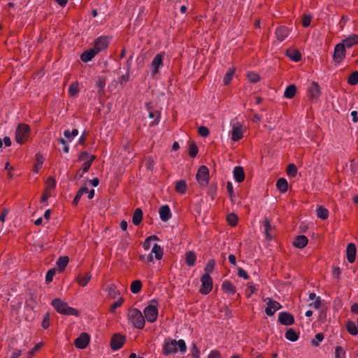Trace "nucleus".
Returning <instances> with one entry per match:
<instances>
[{
  "mask_svg": "<svg viewBox=\"0 0 358 358\" xmlns=\"http://www.w3.org/2000/svg\"><path fill=\"white\" fill-rule=\"evenodd\" d=\"M348 84L355 85L358 83V71H353L348 78Z\"/></svg>",
  "mask_w": 358,
  "mask_h": 358,
  "instance_id": "42",
  "label": "nucleus"
},
{
  "mask_svg": "<svg viewBox=\"0 0 358 358\" xmlns=\"http://www.w3.org/2000/svg\"><path fill=\"white\" fill-rule=\"evenodd\" d=\"M176 340H172L164 345L163 352L165 355H169L178 352Z\"/></svg>",
  "mask_w": 358,
  "mask_h": 358,
  "instance_id": "14",
  "label": "nucleus"
},
{
  "mask_svg": "<svg viewBox=\"0 0 358 358\" xmlns=\"http://www.w3.org/2000/svg\"><path fill=\"white\" fill-rule=\"evenodd\" d=\"M176 343H177V345L178 346V348L181 352H184L186 351L187 347H186V344L183 340L180 339L178 341H176Z\"/></svg>",
  "mask_w": 358,
  "mask_h": 358,
  "instance_id": "60",
  "label": "nucleus"
},
{
  "mask_svg": "<svg viewBox=\"0 0 358 358\" xmlns=\"http://www.w3.org/2000/svg\"><path fill=\"white\" fill-rule=\"evenodd\" d=\"M175 189L177 192L180 194L185 193L187 190V184L185 180H178L176 183Z\"/></svg>",
  "mask_w": 358,
  "mask_h": 358,
  "instance_id": "35",
  "label": "nucleus"
},
{
  "mask_svg": "<svg viewBox=\"0 0 358 358\" xmlns=\"http://www.w3.org/2000/svg\"><path fill=\"white\" fill-rule=\"evenodd\" d=\"M143 219V211L141 208H136L132 217V222L134 225H138Z\"/></svg>",
  "mask_w": 358,
  "mask_h": 358,
  "instance_id": "27",
  "label": "nucleus"
},
{
  "mask_svg": "<svg viewBox=\"0 0 358 358\" xmlns=\"http://www.w3.org/2000/svg\"><path fill=\"white\" fill-rule=\"evenodd\" d=\"M79 92V87L78 83H72L69 88V93L71 96H74Z\"/></svg>",
  "mask_w": 358,
  "mask_h": 358,
  "instance_id": "45",
  "label": "nucleus"
},
{
  "mask_svg": "<svg viewBox=\"0 0 358 358\" xmlns=\"http://www.w3.org/2000/svg\"><path fill=\"white\" fill-rule=\"evenodd\" d=\"M50 191L48 187H45L43 193L41 198V202H45L48 198L50 196Z\"/></svg>",
  "mask_w": 358,
  "mask_h": 358,
  "instance_id": "59",
  "label": "nucleus"
},
{
  "mask_svg": "<svg viewBox=\"0 0 358 358\" xmlns=\"http://www.w3.org/2000/svg\"><path fill=\"white\" fill-rule=\"evenodd\" d=\"M156 114H157V118L150 124L151 126H154V125H156L158 124L159 116H160V113L158 110H157L155 112H150L149 113L150 118H153L154 117H155Z\"/></svg>",
  "mask_w": 358,
  "mask_h": 358,
  "instance_id": "56",
  "label": "nucleus"
},
{
  "mask_svg": "<svg viewBox=\"0 0 358 358\" xmlns=\"http://www.w3.org/2000/svg\"><path fill=\"white\" fill-rule=\"evenodd\" d=\"M98 54L97 51L95 50L94 48H91L90 50H87L85 52H83L80 55V59L83 62H88L91 61L94 56Z\"/></svg>",
  "mask_w": 358,
  "mask_h": 358,
  "instance_id": "19",
  "label": "nucleus"
},
{
  "mask_svg": "<svg viewBox=\"0 0 358 358\" xmlns=\"http://www.w3.org/2000/svg\"><path fill=\"white\" fill-rule=\"evenodd\" d=\"M141 288H142V282L139 280H136L133 281L131 284L130 289H131V292L134 294L138 293L141 290Z\"/></svg>",
  "mask_w": 358,
  "mask_h": 358,
  "instance_id": "38",
  "label": "nucleus"
},
{
  "mask_svg": "<svg viewBox=\"0 0 358 358\" xmlns=\"http://www.w3.org/2000/svg\"><path fill=\"white\" fill-rule=\"evenodd\" d=\"M276 36L278 41H282L289 34V29L284 26L280 27L276 29Z\"/></svg>",
  "mask_w": 358,
  "mask_h": 358,
  "instance_id": "25",
  "label": "nucleus"
},
{
  "mask_svg": "<svg viewBox=\"0 0 358 358\" xmlns=\"http://www.w3.org/2000/svg\"><path fill=\"white\" fill-rule=\"evenodd\" d=\"M278 189L282 193H285L288 189V183L284 178H279L276 182Z\"/></svg>",
  "mask_w": 358,
  "mask_h": 358,
  "instance_id": "26",
  "label": "nucleus"
},
{
  "mask_svg": "<svg viewBox=\"0 0 358 358\" xmlns=\"http://www.w3.org/2000/svg\"><path fill=\"white\" fill-rule=\"evenodd\" d=\"M320 92L319 85L315 82H313L308 90V95L310 98L311 99H317L320 96Z\"/></svg>",
  "mask_w": 358,
  "mask_h": 358,
  "instance_id": "17",
  "label": "nucleus"
},
{
  "mask_svg": "<svg viewBox=\"0 0 358 358\" xmlns=\"http://www.w3.org/2000/svg\"><path fill=\"white\" fill-rule=\"evenodd\" d=\"M145 317L149 322L156 321L158 315V310L155 305H149L144 309Z\"/></svg>",
  "mask_w": 358,
  "mask_h": 358,
  "instance_id": "8",
  "label": "nucleus"
},
{
  "mask_svg": "<svg viewBox=\"0 0 358 358\" xmlns=\"http://www.w3.org/2000/svg\"><path fill=\"white\" fill-rule=\"evenodd\" d=\"M56 182L55 179L52 177H50L46 180V187L49 188H54L55 187Z\"/></svg>",
  "mask_w": 358,
  "mask_h": 358,
  "instance_id": "61",
  "label": "nucleus"
},
{
  "mask_svg": "<svg viewBox=\"0 0 358 358\" xmlns=\"http://www.w3.org/2000/svg\"><path fill=\"white\" fill-rule=\"evenodd\" d=\"M286 55L294 62H299L301 58V52L296 49L287 50Z\"/></svg>",
  "mask_w": 358,
  "mask_h": 358,
  "instance_id": "24",
  "label": "nucleus"
},
{
  "mask_svg": "<svg viewBox=\"0 0 358 358\" xmlns=\"http://www.w3.org/2000/svg\"><path fill=\"white\" fill-rule=\"evenodd\" d=\"M91 278L92 275L90 273H85L84 275L80 273L76 278V281L80 286L85 287L88 282L90 280Z\"/></svg>",
  "mask_w": 358,
  "mask_h": 358,
  "instance_id": "23",
  "label": "nucleus"
},
{
  "mask_svg": "<svg viewBox=\"0 0 358 358\" xmlns=\"http://www.w3.org/2000/svg\"><path fill=\"white\" fill-rule=\"evenodd\" d=\"M312 16L310 15H303L302 17V25L304 27H307L310 25L311 22Z\"/></svg>",
  "mask_w": 358,
  "mask_h": 358,
  "instance_id": "55",
  "label": "nucleus"
},
{
  "mask_svg": "<svg viewBox=\"0 0 358 358\" xmlns=\"http://www.w3.org/2000/svg\"><path fill=\"white\" fill-rule=\"evenodd\" d=\"M51 304L60 314L66 315H79V313L76 309L69 306L66 302L63 301L59 298L53 299Z\"/></svg>",
  "mask_w": 358,
  "mask_h": 358,
  "instance_id": "1",
  "label": "nucleus"
},
{
  "mask_svg": "<svg viewBox=\"0 0 358 358\" xmlns=\"http://www.w3.org/2000/svg\"><path fill=\"white\" fill-rule=\"evenodd\" d=\"M238 277L243 278L245 280H248L249 278V275L245 272V271L244 269H243L242 268H238Z\"/></svg>",
  "mask_w": 358,
  "mask_h": 358,
  "instance_id": "62",
  "label": "nucleus"
},
{
  "mask_svg": "<svg viewBox=\"0 0 358 358\" xmlns=\"http://www.w3.org/2000/svg\"><path fill=\"white\" fill-rule=\"evenodd\" d=\"M247 78L250 82L252 83H256L260 80V76L259 74L255 73H249L247 75Z\"/></svg>",
  "mask_w": 358,
  "mask_h": 358,
  "instance_id": "51",
  "label": "nucleus"
},
{
  "mask_svg": "<svg viewBox=\"0 0 358 358\" xmlns=\"http://www.w3.org/2000/svg\"><path fill=\"white\" fill-rule=\"evenodd\" d=\"M278 322L285 326H289L294 323V316L288 312H282L279 314Z\"/></svg>",
  "mask_w": 358,
  "mask_h": 358,
  "instance_id": "11",
  "label": "nucleus"
},
{
  "mask_svg": "<svg viewBox=\"0 0 358 358\" xmlns=\"http://www.w3.org/2000/svg\"><path fill=\"white\" fill-rule=\"evenodd\" d=\"M159 213L163 222H167L171 217L170 208L167 205L161 206L159 210Z\"/></svg>",
  "mask_w": 358,
  "mask_h": 358,
  "instance_id": "18",
  "label": "nucleus"
},
{
  "mask_svg": "<svg viewBox=\"0 0 358 358\" xmlns=\"http://www.w3.org/2000/svg\"><path fill=\"white\" fill-rule=\"evenodd\" d=\"M243 138V131L241 127H234L231 133V139L237 141Z\"/></svg>",
  "mask_w": 358,
  "mask_h": 358,
  "instance_id": "30",
  "label": "nucleus"
},
{
  "mask_svg": "<svg viewBox=\"0 0 358 358\" xmlns=\"http://www.w3.org/2000/svg\"><path fill=\"white\" fill-rule=\"evenodd\" d=\"M308 238L304 235L297 236L294 242L293 245L294 247L298 248H303L308 244Z\"/></svg>",
  "mask_w": 358,
  "mask_h": 358,
  "instance_id": "20",
  "label": "nucleus"
},
{
  "mask_svg": "<svg viewBox=\"0 0 358 358\" xmlns=\"http://www.w3.org/2000/svg\"><path fill=\"white\" fill-rule=\"evenodd\" d=\"M346 329L348 331L352 336H356L358 334V329L355 323L351 320H348L346 323Z\"/></svg>",
  "mask_w": 358,
  "mask_h": 358,
  "instance_id": "33",
  "label": "nucleus"
},
{
  "mask_svg": "<svg viewBox=\"0 0 358 358\" xmlns=\"http://www.w3.org/2000/svg\"><path fill=\"white\" fill-rule=\"evenodd\" d=\"M49 316V313H46L42 321L41 325L44 329H47L50 325Z\"/></svg>",
  "mask_w": 358,
  "mask_h": 358,
  "instance_id": "63",
  "label": "nucleus"
},
{
  "mask_svg": "<svg viewBox=\"0 0 358 358\" xmlns=\"http://www.w3.org/2000/svg\"><path fill=\"white\" fill-rule=\"evenodd\" d=\"M123 301H124L123 298H120L117 301L113 303L111 305L110 308V312L114 313L115 311L116 308H117L118 307L122 306Z\"/></svg>",
  "mask_w": 358,
  "mask_h": 358,
  "instance_id": "58",
  "label": "nucleus"
},
{
  "mask_svg": "<svg viewBox=\"0 0 358 358\" xmlns=\"http://www.w3.org/2000/svg\"><path fill=\"white\" fill-rule=\"evenodd\" d=\"M69 259L67 256H63L60 257L57 262V266L59 268V271L60 272H62L65 268L66 267L68 263H69Z\"/></svg>",
  "mask_w": 358,
  "mask_h": 358,
  "instance_id": "29",
  "label": "nucleus"
},
{
  "mask_svg": "<svg viewBox=\"0 0 358 358\" xmlns=\"http://www.w3.org/2000/svg\"><path fill=\"white\" fill-rule=\"evenodd\" d=\"M199 134L202 137H206L209 135V129L205 126H201L198 129Z\"/></svg>",
  "mask_w": 358,
  "mask_h": 358,
  "instance_id": "53",
  "label": "nucleus"
},
{
  "mask_svg": "<svg viewBox=\"0 0 358 358\" xmlns=\"http://www.w3.org/2000/svg\"><path fill=\"white\" fill-rule=\"evenodd\" d=\"M346 48L341 43L337 44L334 48L333 60L336 64H340L345 58Z\"/></svg>",
  "mask_w": 358,
  "mask_h": 358,
  "instance_id": "6",
  "label": "nucleus"
},
{
  "mask_svg": "<svg viewBox=\"0 0 358 358\" xmlns=\"http://www.w3.org/2000/svg\"><path fill=\"white\" fill-rule=\"evenodd\" d=\"M88 192V188L87 187H82L77 192L76 196L74 197L73 200V203L74 205H77L80 197L82 195L85 193Z\"/></svg>",
  "mask_w": 358,
  "mask_h": 358,
  "instance_id": "40",
  "label": "nucleus"
},
{
  "mask_svg": "<svg viewBox=\"0 0 358 358\" xmlns=\"http://www.w3.org/2000/svg\"><path fill=\"white\" fill-rule=\"evenodd\" d=\"M341 43L346 48H352L353 45L358 44V34L350 35L348 38L343 40Z\"/></svg>",
  "mask_w": 358,
  "mask_h": 358,
  "instance_id": "16",
  "label": "nucleus"
},
{
  "mask_svg": "<svg viewBox=\"0 0 358 358\" xmlns=\"http://www.w3.org/2000/svg\"><path fill=\"white\" fill-rule=\"evenodd\" d=\"M198 147L195 143H191L189 148V155L191 157H195L198 154Z\"/></svg>",
  "mask_w": 358,
  "mask_h": 358,
  "instance_id": "48",
  "label": "nucleus"
},
{
  "mask_svg": "<svg viewBox=\"0 0 358 358\" xmlns=\"http://www.w3.org/2000/svg\"><path fill=\"white\" fill-rule=\"evenodd\" d=\"M30 133V127L28 124L20 123L15 131V141L20 144H23L27 139Z\"/></svg>",
  "mask_w": 358,
  "mask_h": 358,
  "instance_id": "3",
  "label": "nucleus"
},
{
  "mask_svg": "<svg viewBox=\"0 0 358 358\" xmlns=\"http://www.w3.org/2000/svg\"><path fill=\"white\" fill-rule=\"evenodd\" d=\"M234 177L236 182H241L245 179V172L241 166H236L233 171Z\"/></svg>",
  "mask_w": 358,
  "mask_h": 358,
  "instance_id": "22",
  "label": "nucleus"
},
{
  "mask_svg": "<svg viewBox=\"0 0 358 358\" xmlns=\"http://www.w3.org/2000/svg\"><path fill=\"white\" fill-rule=\"evenodd\" d=\"M215 265V261L213 259H209L204 268L205 273H208V275H210V273L213 272Z\"/></svg>",
  "mask_w": 358,
  "mask_h": 358,
  "instance_id": "47",
  "label": "nucleus"
},
{
  "mask_svg": "<svg viewBox=\"0 0 358 358\" xmlns=\"http://www.w3.org/2000/svg\"><path fill=\"white\" fill-rule=\"evenodd\" d=\"M56 273V270L55 268H52V269H50L47 273H46V276H45V280L47 282H50L52 281V279H53V276L55 275Z\"/></svg>",
  "mask_w": 358,
  "mask_h": 358,
  "instance_id": "57",
  "label": "nucleus"
},
{
  "mask_svg": "<svg viewBox=\"0 0 358 358\" xmlns=\"http://www.w3.org/2000/svg\"><path fill=\"white\" fill-rule=\"evenodd\" d=\"M36 163L35 164L34 171L36 173H37L41 169V166L43 165V161H44V158H43V156L41 154L38 153L36 155Z\"/></svg>",
  "mask_w": 358,
  "mask_h": 358,
  "instance_id": "39",
  "label": "nucleus"
},
{
  "mask_svg": "<svg viewBox=\"0 0 358 358\" xmlns=\"http://www.w3.org/2000/svg\"><path fill=\"white\" fill-rule=\"evenodd\" d=\"M222 291L228 294H234L236 292V287L229 280H225L222 285Z\"/></svg>",
  "mask_w": 358,
  "mask_h": 358,
  "instance_id": "21",
  "label": "nucleus"
},
{
  "mask_svg": "<svg viewBox=\"0 0 358 358\" xmlns=\"http://www.w3.org/2000/svg\"><path fill=\"white\" fill-rule=\"evenodd\" d=\"M285 338L292 342L296 341L299 338V334L294 329L290 328L285 333Z\"/></svg>",
  "mask_w": 358,
  "mask_h": 358,
  "instance_id": "34",
  "label": "nucleus"
},
{
  "mask_svg": "<svg viewBox=\"0 0 358 358\" xmlns=\"http://www.w3.org/2000/svg\"><path fill=\"white\" fill-rule=\"evenodd\" d=\"M235 68L229 69L227 73H226L224 78V84L225 85H227L230 83L231 80H232V78L235 73Z\"/></svg>",
  "mask_w": 358,
  "mask_h": 358,
  "instance_id": "41",
  "label": "nucleus"
},
{
  "mask_svg": "<svg viewBox=\"0 0 358 358\" xmlns=\"http://www.w3.org/2000/svg\"><path fill=\"white\" fill-rule=\"evenodd\" d=\"M324 339V335L322 333H318L315 335V339H313L311 343L313 345L318 346L319 342L322 341Z\"/></svg>",
  "mask_w": 358,
  "mask_h": 358,
  "instance_id": "54",
  "label": "nucleus"
},
{
  "mask_svg": "<svg viewBox=\"0 0 358 358\" xmlns=\"http://www.w3.org/2000/svg\"><path fill=\"white\" fill-rule=\"evenodd\" d=\"M317 215L319 218L322 220H326L329 217V211L327 208L320 206L317 208Z\"/></svg>",
  "mask_w": 358,
  "mask_h": 358,
  "instance_id": "37",
  "label": "nucleus"
},
{
  "mask_svg": "<svg viewBox=\"0 0 358 358\" xmlns=\"http://www.w3.org/2000/svg\"><path fill=\"white\" fill-rule=\"evenodd\" d=\"M90 337L87 333H82L75 341L74 345L77 348H85L90 342Z\"/></svg>",
  "mask_w": 358,
  "mask_h": 358,
  "instance_id": "10",
  "label": "nucleus"
},
{
  "mask_svg": "<svg viewBox=\"0 0 358 358\" xmlns=\"http://www.w3.org/2000/svg\"><path fill=\"white\" fill-rule=\"evenodd\" d=\"M201 287L200 288V292L202 294H208L213 288V280L208 273H204L201 278Z\"/></svg>",
  "mask_w": 358,
  "mask_h": 358,
  "instance_id": "4",
  "label": "nucleus"
},
{
  "mask_svg": "<svg viewBox=\"0 0 358 358\" xmlns=\"http://www.w3.org/2000/svg\"><path fill=\"white\" fill-rule=\"evenodd\" d=\"M264 301H266V308L265 309V313L268 316H272L274 315L275 312L282 308V306L280 303L276 301H274L271 298H266Z\"/></svg>",
  "mask_w": 358,
  "mask_h": 358,
  "instance_id": "7",
  "label": "nucleus"
},
{
  "mask_svg": "<svg viewBox=\"0 0 358 358\" xmlns=\"http://www.w3.org/2000/svg\"><path fill=\"white\" fill-rule=\"evenodd\" d=\"M287 173L291 177L296 176L297 173V168L295 164H289L287 167Z\"/></svg>",
  "mask_w": 358,
  "mask_h": 358,
  "instance_id": "46",
  "label": "nucleus"
},
{
  "mask_svg": "<svg viewBox=\"0 0 358 358\" xmlns=\"http://www.w3.org/2000/svg\"><path fill=\"white\" fill-rule=\"evenodd\" d=\"M106 292L108 296L112 299H115L120 292L117 290L116 286L113 284H110L106 287Z\"/></svg>",
  "mask_w": 358,
  "mask_h": 358,
  "instance_id": "32",
  "label": "nucleus"
},
{
  "mask_svg": "<svg viewBox=\"0 0 358 358\" xmlns=\"http://www.w3.org/2000/svg\"><path fill=\"white\" fill-rule=\"evenodd\" d=\"M296 87L294 85H289L285 89L284 96L287 99H292L295 96Z\"/></svg>",
  "mask_w": 358,
  "mask_h": 358,
  "instance_id": "31",
  "label": "nucleus"
},
{
  "mask_svg": "<svg viewBox=\"0 0 358 358\" xmlns=\"http://www.w3.org/2000/svg\"><path fill=\"white\" fill-rule=\"evenodd\" d=\"M264 226L265 229L266 237L268 240H271L272 238V236L270 234L269 231L271 230L272 228L270 222L267 218H266L264 222Z\"/></svg>",
  "mask_w": 358,
  "mask_h": 358,
  "instance_id": "43",
  "label": "nucleus"
},
{
  "mask_svg": "<svg viewBox=\"0 0 358 358\" xmlns=\"http://www.w3.org/2000/svg\"><path fill=\"white\" fill-rule=\"evenodd\" d=\"M96 85L99 88L98 93L103 94L106 85V79L101 78H99V80L96 82Z\"/></svg>",
  "mask_w": 358,
  "mask_h": 358,
  "instance_id": "50",
  "label": "nucleus"
},
{
  "mask_svg": "<svg viewBox=\"0 0 358 358\" xmlns=\"http://www.w3.org/2000/svg\"><path fill=\"white\" fill-rule=\"evenodd\" d=\"M208 358H221V354L217 350H213L209 354Z\"/></svg>",
  "mask_w": 358,
  "mask_h": 358,
  "instance_id": "64",
  "label": "nucleus"
},
{
  "mask_svg": "<svg viewBox=\"0 0 358 358\" xmlns=\"http://www.w3.org/2000/svg\"><path fill=\"white\" fill-rule=\"evenodd\" d=\"M108 38L106 36H100L94 42V47L96 51L99 53L100 51L106 49L108 45Z\"/></svg>",
  "mask_w": 358,
  "mask_h": 358,
  "instance_id": "12",
  "label": "nucleus"
},
{
  "mask_svg": "<svg viewBox=\"0 0 358 358\" xmlns=\"http://www.w3.org/2000/svg\"><path fill=\"white\" fill-rule=\"evenodd\" d=\"M127 317L136 328L142 329L144 327L145 319L141 312L137 308H130Z\"/></svg>",
  "mask_w": 358,
  "mask_h": 358,
  "instance_id": "2",
  "label": "nucleus"
},
{
  "mask_svg": "<svg viewBox=\"0 0 358 358\" xmlns=\"http://www.w3.org/2000/svg\"><path fill=\"white\" fill-rule=\"evenodd\" d=\"M238 220L237 215L234 213L229 214L227 216V222L231 227H235L237 224Z\"/></svg>",
  "mask_w": 358,
  "mask_h": 358,
  "instance_id": "44",
  "label": "nucleus"
},
{
  "mask_svg": "<svg viewBox=\"0 0 358 358\" xmlns=\"http://www.w3.org/2000/svg\"><path fill=\"white\" fill-rule=\"evenodd\" d=\"M191 356L192 358H199L200 351L195 343L192 345L191 348Z\"/></svg>",
  "mask_w": 358,
  "mask_h": 358,
  "instance_id": "52",
  "label": "nucleus"
},
{
  "mask_svg": "<svg viewBox=\"0 0 358 358\" xmlns=\"http://www.w3.org/2000/svg\"><path fill=\"white\" fill-rule=\"evenodd\" d=\"M196 259V255L193 251H188L185 253V262L189 266L194 265Z\"/></svg>",
  "mask_w": 358,
  "mask_h": 358,
  "instance_id": "28",
  "label": "nucleus"
},
{
  "mask_svg": "<svg viewBox=\"0 0 358 358\" xmlns=\"http://www.w3.org/2000/svg\"><path fill=\"white\" fill-rule=\"evenodd\" d=\"M345 351L341 346H336L335 348V358H345Z\"/></svg>",
  "mask_w": 358,
  "mask_h": 358,
  "instance_id": "49",
  "label": "nucleus"
},
{
  "mask_svg": "<svg viewBox=\"0 0 358 358\" xmlns=\"http://www.w3.org/2000/svg\"><path fill=\"white\" fill-rule=\"evenodd\" d=\"M164 53L157 54L153 59L151 66L152 68V73L154 76L159 72V68L162 65Z\"/></svg>",
  "mask_w": 358,
  "mask_h": 358,
  "instance_id": "13",
  "label": "nucleus"
},
{
  "mask_svg": "<svg viewBox=\"0 0 358 358\" xmlns=\"http://www.w3.org/2000/svg\"><path fill=\"white\" fill-rule=\"evenodd\" d=\"M151 253H154L155 258L158 260L162 258L164 254L163 249L161 248L160 245H157V243H155L153 245Z\"/></svg>",
  "mask_w": 358,
  "mask_h": 358,
  "instance_id": "36",
  "label": "nucleus"
},
{
  "mask_svg": "<svg viewBox=\"0 0 358 358\" xmlns=\"http://www.w3.org/2000/svg\"><path fill=\"white\" fill-rule=\"evenodd\" d=\"M347 259L350 263H353L356 258V247L352 243L348 245L346 249Z\"/></svg>",
  "mask_w": 358,
  "mask_h": 358,
  "instance_id": "15",
  "label": "nucleus"
},
{
  "mask_svg": "<svg viewBox=\"0 0 358 358\" xmlns=\"http://www.w3.org/2000/svg\"><path fill=\"white\" fill-rule=\"evenodd\" d=\"M125 337L120 334H115L110 340V348L113 350L120 349L125 342Z\"/></svg>",
  "mask_w": 358,
  "mask_h": 358,
  "instance_id": "9",
  "label": "nucleus"
},
{
  "mask_svg": "<svg viewBox=\"0 0 358 358\" xmlns=\"http://www.w3.org/2000/svg\"><path fill=\"white\" fill-rule=\"evenodd\" d=\"M196 180L198 182L202 185L206 186L209 180V170L206 166H201L196 173Z\"/></svg>",
  "mask_w": 358,
  "mask_h": 358,
  "instance_id": "5",
  "label": "nucleus"
}]
</instances>
